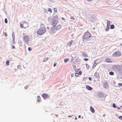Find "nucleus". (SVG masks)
<instances>
[{
    "mask_svg": "<svg viewBox=\"0 0 122 122\" xmlns=\"http://www.w3.org/2000/svg\"><path fill=\"white\" fill-rule=\"evenodd\" d=\"M91 37V34L89 32L86 31L84 34L82 39L83 41L89 40Z\"/></svg>",
    "mask_w": 122,
    "mask_h": 122,
    "instance_id": "1",
    "label": "nucleus"
},
{
    "mask_svg": "<svg viewBox=\"0 0 122 122\" xmlns=\"http://www.w3.org/2000/svg\"><path fill=\"white\" fill-rule=\"evenodd\" d=\"M46 31L45 26L43 25L40 27L37 31V34L39 35H41L44 34Z\"/></svg>",
    "mask_w": 122,
    "mask_h": 122,
    "instance_id": "2",
    "label": "nucleus"
},
{
    "mask_svg": "<svg viewBox=\"0 0 122 122\" xmlns=\"http://www.w3.org/2000/svg\"><path fill=\"white\" fill-rule=\"evenodd\" d=\"M121 55L122 53L120 51H117L114 52L112 56L113 57H117L120 56Z\"/></svg>",
    "mask_w": 122,
    "mask_h": 122,
    "instance_id": "3",
    "label": "nucleus"
},
{
    "mask_svg": "<svg viewBox=\"0 0 122 122\" xmlns=\"http://www.w3.org/2000/svg\"><path fill=\"white\" fill-rule=\"evenodd\" d=\"M20 27L21 28H25L28 26V23L25 21L23 22V24L20 23Z\"/></svg>",
    "mask_w": 122,
    "mask_h": 122,
    "instance_id": "4",
    "label": "nucleus"
},
{
    "mask_svg": "<svg viewBox=\"0 0 122 122\" xmlns=\"http://www.w3.org/2000/svg\"><path fill=\"white\" fill-rule=\"evenodd\" d=\"M23 40L26 43H28V42L29 41V37L27 36H25L23 38Z\"/></svg>",
    "mask_w": 122,
    "mask_h": 122,
    "instance_id": "5",
    "label": "nucleus"
},
{
    "mask_svg": "<svg viewBox=\"0 0 122 122\" xmlns=\"http://www.w3.org/2000/svg\"><path fill=\"white\" fill-rule=\"evenodd\" d=\"M51 25L53 27H55L57 25V22L55 20H53L51 22Z\"/></svg>",
    "mask_w": 122,
    "mask_h": 122,
    "instance_id": "6",
    "label": "nucleus"
},
{
    "mask_svg": "<svg viewBox=\"0 0 122 122\" xmlns=\"http://www.w3.org/2000/svg\"><path fill=\"white\" fill-rule=\"evenodd\" d=\"M42 96L45 99L47 98L48 97V95L47 94L45 93H44L42 94Z\"/></svg>",
    "mask_w": 122,
    "mask_h": 122,
    "instance_id": "7",
    "label": "nucleus"
},
{
    "mask_svg": "<svg viewBox=\"0 0 122 122\" xmlns=\"http://www.w3.org/2000/svg\"><path fill=\"white\" fill-rule=\"evenodd\" d=\"M105 62H112L111 60L109 58H106L105 60Z\"/></svg>",
    "mask_w": 122,
    "mask_h": 122,
    "instance_id": "8",
    "label": "nucleus"
},
{
    "mask_svg": "<svg viewBox=\"0 0 122 122\" xmlns=\"http://www.w3.org/2000/svg\"><path fill=\"white\" fill-rule=\"evenodd\" d=\"M61 25H58L56 27V29L57 30H59L60 29L61 27Z\"/></svg>",
    "mask_w": 122,
    "mask_h": 122,
    "instance_id": "9",
    "label": "nucleus"
},
{
    "mask_svg": "<svg viewBox=\"0 0 122 122\" xmlns=\"http://www.w3.org/2000/svg\"><path fill=\"white\" fill-rule=\"evenodd\" d=\"M82 55L85 57H87L88 56L87 55L85 52H83L82 53Z\"/></svg>",
    "mask_w": 122,
    "mask_h": 122,
    "instance_id": "10",
    "label": "nucleus"
},
{
    "mask_svg": "<svg viewBox=\"0 0 122 122\" xmlns=\"http://www.w3.org/2000/svg\"><path fill=\"white\" fill-rule=\"evenodd\" d=\"M86 88L87 89L89 90H91L92 89V87L88 85H87L86 86Z\"/></svg>",
    "mask_w": 122,
    "mask_h": 122,
    "instance_id": "11",
    "label": "nucleus"
},
{
    "mask_svg": "<svg viewBox=\"0 0 122 122\" xmlns=\"http://www.w3.org/2000/svg\"><path fill=\"white\" fill-rule=\"evenodd\" d=\"M90 110L93 113H94L95 112V110L91 106L90 107Z\"/></svg>",
    "mask_w": 122,
    "mask_h": 122,
    "instance_id": "12",
    "label": "nucleus"
},
{
    "mask_svg": "<svg viewBox=\"0 0 122 122\" xmlns=\"http://www.w3.org/2000/svg\"><path fill=\"white\" fill-rule=\"evenodd\" d=\"M110 21L108 20H107V26L110 27Z\"/></svg>",
    "mask_w": 122,
    "mask_h": 122,
    "instance_id": "13",
    "label": "nucleus"
},
{
    "mask_svg": "<svg viewBox=\"0 0 122 122\" xmlns=\"http://www.w3.org/2000/svg\"><path fill=\"white\" fill-rule=\"evenodd\" d=\"M72 41H70L69 42H68V45L69 46H71L72 43Z\"/></svg>",
    "mask_w": 122,
    "mask_h": 122,
    "instance_id": "14",
    "label": "nucleus"
},
{
    "mask_svg": "<svg viewBox=\"0 0 122 122\" xmlns=\"http://www.w3.org/2000/svg\"><path fill=\"white\" fill-rule=\"evenodd\" d=\"M114 28V26L113 25H110V29H113Z\"/></svg>",
    "mask_w": 122,
    "mask_h": 122,
    "instance_id": "15",
    "label": "nucleus"
},
{
    "mask_svg": "<svg viewBox=\"0 0 122 122\" xmlns=\"http://www.w3.org/2000/svg\"><path fill=\"white\" fill-rule=\"evenodd\" d=\"M109 27L107 26L106 28V29H105V30L106 31H107L109 30Z\"/></svg>",
    "mask_w": 122,
    "mask_h": 122,
    "instance_id": "16",
    "label": "nucleus"
},
{
    "mask_svg": "<svg viewBox=\"0 0 122 122\" xmlns=\"http://www.w3.org/2000/svg\"><path fill=\"white\" fill-rule=\"evenodd\" d=\"M97 65V64L96 63H95V61L94 62V63L92 67L93 68H94Z\"/></svg>",
    "mask_w": 122,
    "mask_h": 122,
    "instance_id": "17",
    "label": "nucleus"
},
{
    "mask_svg": "<svg viewBox=\"0 0 122 122\" xmlns=\"http://www.w3.org/2000/svg\"><path fill=\"white\" fill-rule=\"evenodd\" d=\"M48 59V57H46L43 60L44 61H47Z\"/></svg>",
    "mask_w": 122,
    "mask_h": 122,
    "instance_id": "18",
    "label": "nucleus"
},
{
    "mask_svg": "<svg viewBox=\"0 0 122 122\" xmlns=\"http://www.w3.org/2000/svg\"><path fill=\"white\" fill-rule=\"evenodd\" d=\"M9 64V60L7 61L6 62V66H8Z\"/></svg>",
    "mask_w": 122,
    "mask_h": 122,
    "instance_id": "19",
    "label": "nucleus"
},
{
    "mask_svg": "<svg viewBox=\"0 0 122 122\" xmlns=\"http://www.w3.org/2000/svg\"><path fill=\"white\" fill-rule=\"evenodd\" d=\"M109 74L111 75H113L114 74V73L113 72L111 71L109 72Z\"/></svg>",
    "mask_w": 122,
    "mask_h": 122,
    "instance_id": "20",
    "label": "nucleus"
},
{
    "mask_svg": "<svg viewBox=\"0 0 122 122\" xmlns=\"http://www.w3.org/2000/svg\"><path fill=\"white\" fill-rule=\"evenodd\" d=\"M38 97H39V98H38L37 99V101H38V102H39L41 101V99L40 98V97L39 96H38Z\"/></svg>",
    "mask_w": 122,
    "mask_h": 122,
    "instance_id": "21",
    "label": "nucleus"
},
{
    "mask_svg": "<svg viewBox=\"0 0 122 122\" xmlns=\"http://www.w3.org/2000/svg\"><path fill=\"white\" fill-rule=\"evenodd\" d=\"M69 60L68 58H66L64 60V62H66L68 61Z\"/></svg>",
    "mask_w": 122,
    "mask_h": 122,
    "instance_id": "22",
    "label": "nucleus"
},
{
    "mask_svg": "<svg viewBox=\"0 0 122 122\" xmlns=\"http://www.w3.org/2000/svg\"><path fill=\"white\" fill-rule=\"evenodd\" d=\"M75 75L76 76H79V73H75Z\"/></svg>",
    "mask_w": 122,
    "mask_h": 122,
    "instance_id": "23",
    "label": "nucleus"
},
{
    "mask_svg": "<svg viewBox=\"0 0 122 122\" xmlns=\"http://www.w3.org/2000/svg\"><path fill=\"white\" fill-rule=\"evenodd\" d=\"M48 10L50 12V13L52 12V10H51V8H48Z\"/></svg>",
    "mask_w": 122,
    "mask_h": 122,
    "instance_id": "24",
    "label": "nucleus"
},
{
    "mask_svg": "<svg viewBox=\"0 0 122 122\" xmlns=\"http://www.w3.org/2000/svg\"><path fill=\"white\" fill-rule=\"evenodd\" d=\"M118 85L119 86H122V83H119L118 84Z\"/></svg>",
    "mask_w": 122,
    "mask_h": 122,
    "instance_id": "25",
    "label": "nucleus"
},
{
    "mask_svg": "<svg viewBox=\"0 0 122 122\" xmlns=\"http://www.w3.org/2000/svg\"><path fill=\"white\" fill-rule=\"evenodd\" d=\"M113 107L116 108V107H117L116 106V105L115 103H113Z\"/></svg>",
    "mask_w": 122,
    "mask_h": 122,
    "instance_id": "26",
    "label": "nucleus"
},
{
    "mask_svg": "<svg viewBox=\"0 0 122 122\" xmlns=\"http://www.w3.org/2000/svg\"><path fill=\"white\" fill-rule=\"evenodd\" d=\"M70 19L73 20H75V18L73 16H71L70 17Z\"/></svg>",
    "mask_w": 122,
    "mask_h": 122,
    "instance_id": "27",
    "label": "nucleus"
},
{
    "mask_svg": "<svg viewBox=\"0 0 122 122\" xmlns=\"http://www.w3.org/2000/svg\"><path fill=\"white\" fill-rule=\"evenodd\" d=\"M54 11L55 12H57V10L56 8H55L54 9Z\"/></svg>",
    "mask_w": 122,
    "mask_h": 122,
    "instance_id": "28",
    "label": "nucleus"
},
{
    "mask_svg": "<svg viewBox=\"0 0 122 122\" xmlns=\"http://www.w3.org/2000/svg\"><path fill=\"white\" fill-rule=\"evenodd\" d=\"M5 22L6 23H7V19L6 18H5Z\"/></svg>",
    "mask_w": 122,
    "mask_h": 122,
    "instance_id": "29",
    "label": "nucleus"
},
{
    "mask_svg": "<svg viewBox=\"0 0 122 122\" xmlns=\"http://www.w3.org/2000/svg\"><path fill=\"white\" fill-rule=\"evenodd\" d=\"M119 118L122 121V116H119Z\"/></svg>",
    "mask_w": 122,
    "mask_h": 122,
    "instance_id": "30",
    "label": "nucleus"
},
{
    "mask_svg": "<svg viewBox=\"0 0 122 122\" xmlns=\"http://www.w3.org/2000/svg\"><path fill=\"white\" fill-rule=\"evenodd\" d=\"M89 60V59L86 58H85L84 59V61H87Z\"/></svg>",
    "mask_w": 122,
    "mask_h": 122,
    "instance_id": "31",
    "label": "nucleus"
},
{
    "mask_svg": "<svg viewBox=\"0 0 122 122\" xmlns=\"http://www.w3.org/2000/svg\"><path fill=\"white\" fill-rule=\"evenodd\" d=\"M82 72L81 71H80L79 72V75H81L82 74Z\"/></svg>",
    "mask_w": 122,
    "mask_h": 122,
    "instance_id": "32",
    "label": "nucleus"
},
{
    "mask_svg": "<svg viewBox=\"0 0 122 122\" xmlns=\"http://www.w3.org/2000/svg\"><path fill=\"white\" fill-rule=\"evenodd\" d=\"M28 49L29 51H31V50L32 49L30 47H29L28 48Z\"/></svg>",
    "mask_w": 122,
    "mask_h": 122,
    "instance_id": "33",
    "label": "nucleus"
},
{
    "mask_svg": "<svg viewBox=\"0 0 122 122\" xmlns=\"http://www.w3.org/2000/svg\"><path fill=\"white\" fill-rule=\"evenodd\" d=\"M4 35L6 37L7 36V34L5 33H4Z\"/></svg>",
    "mask_w": 122,
    "mask_h": 122,
    "instance_id": "34",
    "label": "nucleus"
},
{
    "mask_svg": "<svg viewBox=\"0 0 122 122\" xmlns=\"http://www.w3.org/2000/svg\"><path fill=\"white\" fill-rule=\"evenodd\" d=\"M86 67H87V68H89V65L88 64H86Z\"/></svg>",
    "mask_w": 122,
    "mask_h": 122,
    "instance_id": "35",
    "label": "nucleus"
},
{
    "mask_svg": "<svg viewBox=\"0 0 122 122\" xmlns=\"http://www.w3.org/2000/svg\"><path fill=\"white\" fill-rule=\"evenodd\" d=\"M13 42L12 43L13 44H15V39H13Z\"/></svg>",
    "mask_w": 122,
    "mask_h": 122,
    "instance_id": "36",
    "label": "nucleus"
},
{
    "mask_svg": "<svg viewBox=\"0 0 122 122\" xmlns=\"http://www.w3.org/2000/svg\"><path fill=\"white\" fill-rule=\"evenodd\" d=\"M12 49H15V47L13 45V46H12Z\"/></svg>",
    "mask_w": 122,
    "mask_h": 122,
    "instance_id": "37",
    "label": "nucleus"
},
{
    "mask_svg": "<svg viewBox=\"0 0 122 122\" xmlns=\"http://www.w3.org/2000/svg\"><path fill=\"white\" fill-rule=\"evenodd\" d=\"M56 65V63H55L54 64V66H55Z\"/></svg>",
    "mask_w": 122,
    "mask_h": 122,
    "instance_id": "38",
    "label": "nucleus"
},
{
    "mask_svg": "<svg viewBox=\"0 0 122 122\" xmlns=\"http://www.w3.org/2000/svg\"><path fill=\"white\" fill-rule=\"evenodd\" d=\"M71 77H72L74 76V74H72L71 75Z\"/></svg>",
    "mask_w": 122,
    "mask_h": 122,
    "instance_id": "39",
    "label": "nucleus"
},
{
    "mask_svg": "<svg viewBox=\"0 0 122 122\" xmlns=\"http://www.w3.org/2000/svg\"><path fill=\"white\" fill-rule=\"evenodd\" d=\"M91 79H92L91 77H89V80H91Z\"/></svg>",
    "mask_w": 122,
    "mask_h": 122,
    "instance_id": "40",
    "label": "nucleus"
},
{
    "mask_svg": "<svg viewBox=\"0 0 122 122\" xmlns=\"http://www.w3.org/2000/svg\"><path fill=\"white\" fill-rule=\"evenodd\" d=\"M61 19H62L63 20H65V19L64 18H63V17H62Z\"/></svg>",
    "mask_w": 122,
    "mask_h": 122,
    "instance_id": "41",
    "label": "nucleus"
},
{
    "mask_svg": "<svg viewBox=\"0 0 122 122\" xmlns=\"http://www.w3.org/2000/svg\"><path fill=\"white\" fill-rule=\"evenodd\" d=\"M98 75L97 74H95L94 75V76H97V75Z\"/></svg>",
    "mask_w": 122,
    "mask_h": 122,
    "instance_id": "42",
    "label": "nucleus"
},
{
    "mask_svg": "<svg viewBox=\"0 0 122 122\" xmlns=\"http://www.w3.org/2000/svg\"><path fill=\"white\" fill-rule=\"evenodd\" d=\"M88 1H91L92 0H87Z\"/></svg>",
    "mask_w": 122,
    "mask_h": 122,
    "instance_id": "43",
    "label": "nucleus"
},
{
    "mask_svg": "<svg viewBox=\"0 0 122 122\" xmlns=\"http://www.w3.org/2000/svg\"><path fill=\"white\" fill-rule=\"evenodd\" d=\"M81 117V116L80 115H79L78 116V117L79 118H80Z\"/></svg>",
    "mask_w": 122,
    "mask_h": 122,
    "instance_id": "44",
    "label": "nucleus"
},
{
    "mask_svg": "<svg viewBox=\"0 0 122 122\" xmlns=\"http://www.w3.org/2000/svg\"><path fill=\"white\" fill-rule=\"evenodd\" d=\"M117 109H120V107H117Z\"/></svg>",
    "mask_w": 122,
    "mask_h": 122,
    "instance_id": "45",
    "label": "nucleus"
},
{
    "mask_svg": "<svg viewBox=\"0 0 122 122\" xmlns=\"http://www.w3.org/2000/svg\"><path fill=\"white\" fill-rule=\"evenodd\" d=\"M56 116V117H58V115H55Z\"/></svg>",
    "mask_w": 122,
    "mask_h": 122,
    "instance_id": "46",
    "label": "nucleus"
},
{
    "mask_svg": "<svg viewBox=\"0 0 122 122\" xmlns=\"http://www.w3.org/2000/svg\"><path fill=\"white\" fill-rule=\"evenodd\" d=\"M23 25L24 26H25L26 25V24H24V25Z\"/></svg>",
    "mask_w": 122,
    "mask_h": 122,
    "instance_id": "47",
    "label": "nucleus"
},
{
    "mask_svg": "<svg viewBox=\"0 0 122 122\" xmlns=\"http://www.w3.org/2000/svg\"><path fill=\"white\" fill-rule=\"evenodd\" d=\"M76 119H77V118H76V117L75 118V120H76Z\"/></svg>",
    "mask_w": 122,
    "mask_h": 122,
    "instance_id": "48",
    "label": "nucleus"
},
{
    "mask_svg": "<svg viewBox=\"0 0 122 122\" xmlns=\"http://www.w3.org/2000/svg\"><path fill=\"white\" fill-rule=\"evenodd\" d=\"M68 117H71V116H68Z\"/></svg>",
    "mask_w": 122,
    "mask_h": 122,
    "instance_id": "49",
    "label": "nucleus"
},
{
    "mask_svg": "<svg viewBox=\"0 0 122 122\" xmlns=\"http://www.w3.org/2000/svg\"><path fill=\"white\" fill-rule=\"evenodd\" d=\"M120 107H122V106H120Z\"/></svg>",
    "mask_w": 122,
    "mask_h": 122,
    "instance_id": "50",
    "label": "nucleus"
},
{
    "mask_svg": "<svg viewBox=\"0 0 122 122\" xmlns=\"http://www.w3.org/2000/svg\"><path fill=\"white\" fill-rule=\"evenodd\" d=\"M47 28H49V27H48Z\"/></svg>",
    "mask_w": 122,
    "mask_h": 122,
    "instance_id": "51",
    "label": "nucleus"
},
{
    "mask_svg": "<svg viewBox=\"0 0 122 122\" xmlns=\"http://www.w3.org/2000/svg\"><path fill=\"white\" fill-rule=\"evenodd\" d=\"M47 28H49V27H48Z\"/></svg>",
    "mask_w": 122,
    "mask_h": 122,
    "instance_id": "52",
    "label": "nucleus"
}]
</instances>
